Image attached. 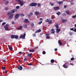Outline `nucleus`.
<instances>
[{
  "instance_id": "obj_39",
  "label": "nucleus",
  "mask_w": 76,
  "mask_h": 76,
  "mask_svg": "<svg viewBox=\"0 0 76 76\" xmlns=\"http://www.w3.org/2000/svg\"><path fill=\"white\" fill-rule=\"evenodd\" d=\"M42 23V21H40L39 22L38 24L39 25H40V24H41V23Z\"/></svg>"
},
{
  "instance_id": "obj_15",
  "label": "nucleus",
  "mask_w": 76,
  "mask_h": 76,
  "mask_svg": "<svg viewBox=\"0 0 76 76\" xmlns=\"http://www.w3.org/2000/svg\"><path fill=\"white\" fill-rule=\"evenodd\" d=\"M54 10H58L59 9V7H54Z\"/></svg>"
},
{
  "instance_id": "obj_14",
  "label": "nucleus",
  "mask_w": 76,
  "mask_h": 76,
  "mask_svg": "<svg viewBox=\"0 0 76 76\" xmlns=\"http://www.w3.org/2000/svg\"><path fill=\"white\" fill-rule=\"evenodd\" d=\"M41 29H39V30L36 31L35 34H36L37 33H38H38L40 32H41Z\"/></svg>"
},
{
  "instance_id": "obj_9",
  "label": "nucleus",
  "mask_w": 76,
  "mask_h": 76,
  "mask_svg": "<svg viewBox=\"0 0 76 76\" xmlns=\"http://www.w3.org/2000/svg\"><path fill=\"white\" fill-rule=\"evenodd\" d=\"M23 27V26H19V27H18V30H21V29H22Z\"/></svg>"
},
{
  "instance_id": "obj_58",
  "label": "nucleus",
  "mask_w": 76,
  "mask_h": 76,
  "mask_svg": "<svg viewBox=\"0 0 76 76\" xmlns=\"http://www.w3.org/2000/svg\"><path fill=\"white\" fill-rule=\"evenodd\" d=\"M49 34L48 33L46 35V36H48V35H49Z\"/></svg>"
},
{
  "instance_id": "obj_4",
  "label": "nucleus",
  "mask_w": 76,
  "mask_h": 76,
  "mask_svg": "<svg viewBox=\"0 0 76 76\" xmlns=\"http://www.w3.org/2000/svg\"><path fill=\"white\" fill-rule=\"evenodd\" d=\"M20 3V5L21 7L24 4V2H23V1H20V2H19Z\"/></svg>"
},
{
  "instance_id": "obj_62",
  "label": "nucleus",
  "mask_w": 76,
  "mask_h": 76,
  "mask_svg": "<svg viewBox=\"0 0 76 76\" xmlns=\"http://www.w3.org/2000/svg\"><path fill=\"white\" fill-rule=\"evenodd\" d=\"M28 66H32V64H28Z\"/></svg>"
},
{
  "instance_id": "obj_30",
  "label": "nucleus",
  "mask_w": 76,
  "mask_h": 76,
  "mask_svg": "<svg viewBox=\"0 0 76 76\" xmlns=\"http://www.w3.org/2000/svg\"><path fill=\"white\" fill-rule=\"evenodd\" d=\"M31 27H33V26H34V24L33 23H32L31 24Z\"/></svg>"
},
{
  "instance_id": "obj_53",
  "label": "nucleus",
  "mask_w": 76,
  "mask_h": 76,
  "mask_svg": "<svg viewBox=\"0 0 76 76\" xmlns=\"http://www.w3.org/2000/svg\"><path fill=\"white\" fill-rule=\"evenodd\" d=\"M33 37H36V35L34 34H33Z\"/></svg>"
},
{
  "instance_id": "obj_5",
  "label": "nucleus",
  "mask_w": 76,
  "mask_h": 76,
  "mask_svg": "<svg viewBox=\"0 0 76 76\" xmlns=\"http://www.w3.org/2000/svg\"><path fill=\"white\" fill-rule=\"evenodd\" d=\"M51 34H54L55 33V30L53 28H52L51 30Z\"/></svg>"
},
{
  "instance_id": "obj_36",
  "label": "nucleus",
  "mask_w": 76,
  "mask_h": 76,
  "mask_svg": "<svg viewBox=\"0 0 76 76\" xmlns=\"http://www.w3.org/2000/svg\"><path fill=\"white\" fill-rule=\"evenodd\" d=\"M69 35H71V36H72V35L73 34V33H72V32H69Z\"/></svg>"
},
{
  "instance_id": "obj_22",
  "label": "nucleus",
  "mask_w": 76,
  "mask_h": 76,
  "mask_svg": "<svg viewBox=\"0 0 76 76\" xmlns=\"http://www.w3.org/2000/svg\"><path fill=\"white\" fill-rule=\"evenodd\" d=\"M15 35H12L11 36V38H12V39H13V38H15Z\"/></svg>"
},
{
  "instance_id": "obj_28",
  "label": "nucleus",
  "mask_w": 76,
  "mask_h": 76,
  "mask_svg": "<svg viewBox=\"0 0 76 76\" xmlns=\"http://www.w3.org/2000/svg\"><path fill=\"white\" fill-rule=\"evenodd\" d=\"M11 12H8L7 15L8 16H10V15H12V14H11Z\"/></svg>"
},
{
  "instance_id": "obj_42",
  "label": "nucleus",
  "mask_w": 76,
  "mask_h": 76,
  "mask_svg": "<svg viewBox=\"0 0 76 76\" xmlns=\"http://www.w3.org/2000/svg\"><path fill=\"white\" fill-rule=\"evenodd\" d=\"M37 6H38V7H39V6H41V4H40V3H39L37 4Z\"/></svg>"
},
{
  "instance_id": "obj_6",
  "label": "nucleus",
  "mask_w": 76,
  "mask_h": 76,
  "mask_svg": "<svg viewBox=\"0 0 76 76\" xmlns=\"http://www.w3.org/2000/svg\"><path fill=\"white\" fill-rule=\"evenodd\" d=\"M35 15H41V13H39V12L36 11L35 12Z\"/></svg>"
},
{
  "instance_id": "obj_38",
  "label": "nucleus",
  "mask_w": 76,
  "mask_h": 76,
  "mask_svg": "<svg viewBox=\"0 0 76 76\" xmlns=\"http://www.w3.org/2000/svg\"><path fill=\"white\" fill-rule=\"evenodd\" d=\"M16 8L17 9H19L20 8V6H17L16 7Z\"/></svg>"
},
{
  "instance_id": "obj_1",
  "label": "nucleus",
  "mask_w": 76,
  "mask_h": 76,
  "mask_svg": "<svg viewBox=\"0 0 76 76\" xmlns=\"http://www.w3.org/2000/svg\"><path fill=\"white\" fill-rule=\"evenodd\" d=\"M37 5V3H32L31 4H30V6H34V7H35Z\"/></svg>"
},
{
  "instance_id": "obj_55",
  "label": "nucleus",
  "mask_w": 76,
  "mask_h": 76,
  "mask_svg": "<svg viewBox=\"0 0 76 76\" xmlns=\"http://www.w3.org/2000/svg\"><path fill=\"white\" fill-rule=\"evenodd\" d=\"M28 18H30V17H31V15H30V14H28Z\"/></svg>"
},
{
  "instance_id": "obj_25",
  "label": "nucleus",
  "mask_w": 76,
  "mask_h": 76,
  "mask_svg": "<svg viewBox=\"0 0 76 76\" xmlns=\"http://www.w3.org/2000/svg\"><path fill=\"white\" fill-rule=\"evenodd\" d=\"M27 56H28V57H31V56L32 55H31V54L28 53L27 54Z\"/></svg>"
},
{
  "instance_id": "obj_13",
  "label": "nucleus",
  "mask_w": 76,
  "mask_h": 76,
  "mask_svg": "<svg viewBox=\"0 0 76 76\" xmlns=\"http://www.w3.org/2000/svg\"><path fill=\"white\" fill-rule=\"evenodd\" d=\"M28 51L30 53H33V52H34L35 50H34L30 49L28 50Z\"/></svg>"
},
{
  "instance_id": "obj_23",
  "label": "nucleus",
  "mask_w": 76,
  "mask_h": 76,
  "mask_svg": "<svg viewBox=\"0 0 76 76\" xmlns=\"http://www.w3.org/2000/svg\"><path fill=\"white\" fill-rule=\"evenodd\" d=\"M23 26L25 28H28V25H27L26 24L24 25Z\"/></svg>"
},
{
  "instance_id": "obj_21",
  "label": "nucleus",
  "mask_w": 76,
  "mask_h": 76,
  "mask_svg": "<svg viewBox=\"0 0 76 76\" xmlns=\"http://www.w3.org/2000/svg\"><path fill=\"white\" fill-rule=\"evenodd\" d=\"M55 27L56 28V29H58V28L59 26H58V24H56Z\"/></svg>"
},
{
  "instance_id": "obj_56",
  "label": "nucleus",
  "mask_w": 76,
  "mask_h": 76,
  "mask_svg": "<svg viewBox=\"0 0 76 76\" xmlns=\"http://www.w3.org/2000/svg\"><path fill=\"white\" fill-rule=\"evenodd\" d=\"M70 65H72V66H74V64L73 63H71L70 64Z\"/></svg>"
},
{
  "instance_id": "obj_10",
  "label": "nucleus",
  "mask_w": 76,
  "mask_h": 76,
  "mask_svg": "<svg viewBox=\"0 0 76 76\" xmlns=\"http://www.w3.org/2000/svg\"><path fill=\"white\" fill-rule=\"evenodd\" d=\"M24 22L25 23H29V21L28 20L26 19L25 20Z\"/></svg>"
},
{
  "instance_id": "obj_52",
  "label": "nucleus",
  "mask_w": 76,
  "mask_h": 76,
  "mask_svg": "<svg viewBox=\"0 0 76 76\" xmlns=\"http://www.w3.org/2000/svg\"><path fill=\"white\" fill-rule=\"evenodd\" d=\"M61 3H62V2H61V1H59V2H58V4H61Z\"/></svg>"
},
{
  "instance_id": "obj_50",
  "label": "nucleus",
  "mask_w": 76,
  "mask_h": 76,
  "mask_svg": "<svg viewBox=\"0 0 76 76\" xmlns=\"http://www.w3.org/2000/svg\"><path fill=\"white\" fill-rule=\"evenodd\" d=\"M22 53H22L21 52H20L19 53H18V54H22Z\"/></svg>"
},
{
  "instance_id": "obj_16",
  "label": "nucleus",
  "mask_w": 76,
  "mask_h": 76,
  "mask_svg": "<svg viewBox=\"0 0 76 76\" xmlns=\"http://www.w3.org/2000/svg\"><path fill=\"white\" fill-rule=\"evenodd\" d=\"M50 62L52 63H55V60L54 59H51L50 60Z\"/></svg>"
},
{
  "instance_id": "obj_24",
  "label": "nucleus",
  "mask_w": 76,
  "mask_h": 76,
  "mask_svg": "<svg viewBox=\"0 0 76 76\" xmlns=\"http://www.w3.org/2000/svg\"><path fill=\"white\" fill-rule=\"evenodd\" d=\"M53 22V21H52V20H49V21H48V23H49V24H51V23H52Z\"/></svg>"
},
{
  "instance_id": "obj_64",
  "label": "nucleus",
  "mask_w": 76,
  "mask_h": 76,
  "mask_svg": "<svg viewBox=\"0 0 76 76\" xmlns=\"http://www.w3.org/2000/svg\"><path fill=\"white\" fill-rule=\"evenodd\" d=\"M3 22V20H0V22Z\"/></svg>"
},
{
  "instance_id": "obj_35",
  "label": "nucleus",
  "mask_w": 76,
  "mask_h": 76,
  "mask_svg": "<svg viewBox=\"0 0 76 76\" xmlns=\"http://www.w3.org/2000/svg\"><path fill=\"white\" fill-rule=\"evenodd\" d=\"M50 5H51V6H53L54 5V4L52 2H50Z\"/></svg>"
},
{
  "instance_id": "obj_32",
  "label": "nucleus",
  "mask_w": 76,
  "mask_h": 76,
  "mask_svg": "<svg viewBox=\"0 0 76 76\" xmlns=\"http://www.w3.org/2000/svg\"><path fill=\"white\" fill-rule=\"evenodd\" d=\"M56 14L59 16L60 15V12H57Z\"/></svg>"
},
{
  "instance_id": "obj_3",
  "label": "nucleus",
  "mask_w": 76,
  "mask_h": 76,
  "mask_svg": "<svg viewBox=\"0 0 76 76\" xmlns=\"http://www.w3.org/2000/svg\"><path fill=\"white\" fill-rule=\"evenodd\" d=\"M19 14H16L14 18V20H16V19H18V18H19Z\"/></svg>"
},
{
  "instance_id": "obj_45",
  "label": "nucleus",
  "mask_w": 76,
  "mask_h": 76,
  "mask_svg": "<svg viewBox=\"0 0 76 76\" xmlns=\"http://www.w3.org/2000/svg\"><path fill=\"white\" fill-rule=\"evenodd\" d=\"M2 25L3 26L4 25H6V22H4V23H2Z\"/></svg>"
},
{
  "instance_id": "obj_54",
  "label": "nucleus",
  "mask_w": 76,
  "mask_h": 76,
  "mask_svg": "<svg viewBox=\"0 0 76 76\" xmlns=\"http://www.w3.org/2000/svg\"><path fill=\"white\" fill-rule=\"evenodd\" d=\"M27 60V58H25L24 59V61H26Z\"/></svg>"
},
{
  "instance_id": "obj_49",
  "label": "nucleus",
  "mask_w": 76,
  "mask_h": 76,
  "mask_svg": "<svg viewBox=\"0 0 76 76\" xmlns=\"http://www.w3.org/2000/svg\"><path fill=\"white\" fill-rule=\"evenodd\" d=\"M47 39H49L50 38V37L49 36H47L46 37Z\"/></svg>"
},
{
  "instance_id": "obj_37",
  "label": "nucleus",
  "mask_w": 76,
  "mask_h": 76,
  "mask_svg": "<svg viewBox=\"0 0 76 76\" xmlns=\"http://www.w3.org/2000/svg\"><path fill=\"white\" fill-rule=\"evenodd\" d=\"M20 15L21 16H25V15L23 13L20 14Z\"/></svg>"
},
{
  "instance_id": "obj_2",
  "label": "nucleus",
  "mask_w": 76,
  "mask_h": 76,
  "mask_svg": "<svg viewBox=\"0 0 76 76\" xmlns=\"http://www.w3.org/2000/svg\"><path fill=\"white\" fill-rule=\"evenodd\" d=\"M25 36H26V34L24 33L23 35H21L20 37V38H22L23 39H25Z\"/></svg>"
},
{
  "instance_id": "obj_44",
  "label": "nucleus",
  "mask_w": 76,
  "mask_h": 76,
  "mask_svg": "<svg viewBox=\"0 0 76 76\" xmlns=\"http://www.w3.org/2000/svg\"><path fill=\"white\" fill-rule=\"evenodd\" d=\"M42 54H46V52H45V51H43L42 52Z\"/></svg>"
},
{
  "instance_id": "obj_26",
  "label": "nucleus",
  "mask_w": 76,
  "mask_h": 76,
  "mask_svg": "<svg viewBox=\"0 0 76 76\" xmlns=\"http://www.w3.org/2000/svg\"><path fill=\"white\" fill-rule=\"evenodd\" d=\"M15 10H12L11 11V13H15Z\"/></svg>"
},
{
  "instance_id": "obj_34",
  "label": "nucleus",
  "mask_w": 76,
  "mask_h": 76,
  "mask_svg": "<svg viewBox=\"0 0 76 76\" xmlns=\"http://www.w3.org/2000/svg\"><path fill=\"white\" fill-rule=\"evenodd\" d=\"M62 16H64V17H65L66 16V14L65 13H64L63 14H62Z\"/></svg>"
},
{
  "instance_id": "obj_46",
  "label": "nucleus",
  "mask_w": 76,
  "mask_h": 76,
  "mask_svg": "<svg viewBox=\"0 0 76 76\" xmlns=\"http://www.w3.org/2000/svg\"><path fill=\"white\" fill-rule=\"evenodd\" d=\"M76 17V15H75L72 16V18H75Z\"/></svg>"
},
{
  "instance_id": "obj_11",
  "label": "nucleus",
  "mask_w": 76,
  "mask_h": 76,
  "mask_svg": "<svg viewBox=\"0 0 76 76\" xmlns=\"http://www.w3.org/2000/svg\"><path fill=\"white\" fill-rule=\"evenodd\" d=\"M63 67H64V68L66 69V68H67V67H68V66L66 65H65V64H64L63 65Z\"/></svg>"
},
{
  "instance_id": "obj_48",
  "label": "nucleus",
  "mask_w": 76,
  "mask_h": 76,
  "mask_svg": "<svg viewBox=\"0 0 76 76\" xmlns=\"http://www.w3.org/2000/svg\"><path fill=\"white\" fill-rule=\"evenodd\" d=\"M17 2H20V0H15Z\"/></svg>"
},
{
  "instance_id": "obj_51",
  "label": "nucleus",
  "mask_w": 76,
  "mask_h": 76,
  "mask_svg": "<svg viewBox=\"0 0 76 76\" xmlns=\"http://www.w3.org/2000/svg\"><path fill=\"white\" fill-rule=\"evenodd\" d=\"M70 30L71 31H73V30H74V28H71L70 29Z\"/></svg>"
},
{
  "instance_id": "obj_61",
  "label": "nucleus",
  "mask_w": 76,
  "mask_h": 76,
  "mask_svg": "<svg viewBox=\"0 0 76 76\" xmlns=\"http://www.w3.org/2000/svg\"><path fill=\"white\" fill-rule=\"evenodd\" d=\"M3 62H6V59H4L3 60Z\"/></svg>"
},
{
  "instance_id": "obj_60",
  "label": "nucleus",
  "mask_w": 76,
  "mask_h": 76,
  "mask_svg": "<svg viewBox=\"0 0 76 76\" xmlns=\"http://www.w3.org/2000/svg\"><path fill=\"white\" fill-rule=\"evenodd\" d=\"M43 19L42 18H39V20H42Z\"/></svg>"
},
{
  "instance_id": "obj_63",
  "label": "nucleus",
  "mask_w": 76,
  "mask_h": 76,
  "mask_svg": "<svg viewBox=\"0 0 76 76\" xmlns=\"http://www.w3.org/2000/svg\"><path fill=\"white\" fill-rule=\"evenodd\" d=\"M73 31L76 32V28H75L74 30Z\"/></svg>"
},
{
  "instance_id": "obj_17",
  "label": "nucleus",
  "mask_w": 76,
  "mask_h": 76,
  "mask_svg": "<svg viewBox=\"0 0 76 76\" xmlns=\"http://www.w3.org/2000/svg\"><path fill=\"white\" fill-rule=\"evenodd\" d=\"M65 13L67 14V15H69L70 13V11H69V10H66L65 11Z\"/></svg>"
},
{
  "instance_id": "obj_43",
  "label": "nucleus",
  "mask_w": 76,
  "mask_h": 76,
  "mask_svg": "<svg viewBox=\"0 0 76 76\" xmlns=\"http://www.w3.org/2000/svg\"><path fill=\"white\" fill-rule=\"evenodd\" d=\"M5 10H8L9 9V7H6L5 8Z\"/></svg>"
},
{
  "instance_id": "obj_29",
  "label": "nucleus",
  "mask_w": 76,
  "mask_h": 76,
  "mask_svg": "<svg viewBox=\"0 0 76 76\" xmlns=\"http://www.w3.org/2000/svg\"><path fill=\"white\" fill-rule=\"evenodd\" d=\"M9 27V25L6 24L5 26H4V28H7Z\"/></svg>"
},
{
  "instance_id": "obj_57",
  "label": "nucleus",
  "mask_w": 76,
  "mask_h": 76,
  "mask_svg": "<svg viewBox=\"0 0 76 76\" xmlns=\"http://www.w3.org/2000/svg\"><path fill=\"white\" fill-rule=\"evenodd\" d=\"M54 50H55V51H57V49L55 48L54 49Z\"/></svg>"
},
{
  "instance_id": "obj_20",
  "label": "nucleus",
  "mask_w": 76,
  "mask_h": 76,
  "mask_svg": "<svg viewBox=\"0 0 76 76\" xmlns=\"http://www.w3.org/2000/svg\"><path fill=\"white\" fill-rule=\"evenodd\" d=\"M60 31V29H56V32L58 34L59 33V32Z\"/></svg>"
},
{
  "instance_id": "obj_33",
  "label": "nucleus",
  "mask_w": 76,
  "mask_h": 76,
  "mask_svg": "<svg viewBox=\"0 0 76 76\" xmlns=\"http://www.w3.org/2000/svg\"><path fill=\"white\" fill-rule=\"evenodd\" d=\"M8 3H9V1H6L5 2V5H7V4H8Z\"/></svg>"
},
{
  "instance_id": "obj_31",
  "label": "nucleus",
  "mask_w": 76,
  "mask_h": 76,
  "mask_svg": "<svg viewBox=\"0 0 76 76\" xmlns=\"http://www.w3.org/2000/svg\"><path fill=\"white\" fill-rule=\"evenodd\" d=\"M5 28V30L6 31H9V28L8 27H4Z\"/></svg>"
},
{
  "instance_id": "obj_59",
  "label": "nucleus",
  "mask_w": 76,
  "mask_h": 76,
  "mask_svg": "<svg viewBox=\"0 0 76 76\" xmlns=\"http://www.w3.org/2000/svg\"><path fill=\"white\" fill-rule=\"evenodd\" d=\"M30 15L32 16L33 15V13L32 12H31L30 13Z\"/></svg>"
},
{
  "instance_id": "obj_18",
  "label": "nucleus",
  "mask_w": 76,
  "mask_h": 76,
  "mask_svg": "<svg viewBox=\"0 0 76 76\" xmlns=\"http://www.w3.org/2000/svg\"><path fill=\"white\" fill-rule=\"evenodd\" d=\"M8 48H9V49L10 51H12V50H13V48H12V47H10V46H8Z\"/></svg>"
},
{
  "instance_id": "obj_12",
  "label": "nucleus",
  "mask_w": 76,
  "mask_h": 76,
  "mask_svg": "<svg viewBox=\"0 0 76 76\" xmlns=\"http://www.w3.org/2000/svg\"><path fill=\"white\" fill-rule=\"evenodd\" d=\"M62 21L63 23H65V22H66L67 21V20L65 19V20H62Z\"/></svg>"
},
{
  "instance_id": "obj_40",
  "label": "nucleus",
  "mask_w": 76,
  "mask_h": 76,
  "mask_svg": "<svg viewBox=\"0 0 76 76\" xmlns=\"http://www.w3.org/2000/svg\"><path fill=\"white\" fill-rule=\"evenodd\" d=\"M49 21V19H47L46 20H45V22H48Z\"/></svg>"
},
{
  "instance_id": "obj_8",
  "label": "nucleus",
  "mask_w": 76,
  "mask_h": 76,
  "mask_svg": "<svg viewBox=\"0 0 76 76\" xmlns=\"http://www.w3.org/2000/svg\"><path fill=\"white\" fill-rule=\"evenodd\" d=\"M18 69H19V70H22L23 67L22 66H18Z\"/></svg>"
},
{
  "instance_id": "obj_7",
  "label": "nucleus",
  "mask_w": 76,
  "mask_h": 76,
  "mask_svg": "<svg viewBox=\"0 0 76 76\" xmlns=\"http://www.w3.org/2000/svg\"><path fill=\"white\" fill-rule=\"evenodd\" d=\"M13 16H14V14H11V15L9 17V19H12L13 18Z\"/></svg>"
},
{
  "instance_id": "obj_41",
  "label": "nucleus",
  "mask_w": 76,
  "mask_h": 76,
  "mask_svg": "<svg viewBox=\"0 0 76 76\" xmlns=\"http://www.w3.org/2000/svg\"><path fill=\"white\" fill-rule=\"evenodd\" d=\"M1 69L2 70H5V69H6V68H5V67H2Z\"/></svg>"
},
{
  "instance_id": "obj_19",
  "label": "nucleus",
  "mask_w": 76,
  "mask_h": 76,
  "mask_svg": "<svg viewBox=\"0 0 76 76\" xmlns=\"http://www.w3.org/2000/svg\"><path fill=\"white\" fill-rule=\"evenodd\" d=\"M58 43L60 45H62V43H61V41L60 40H58Z\"/></svg>"
},
{
  "instance_id": "obj_27",
  "label": "nucleus",
  "mask_w": 76,
  "mask_h": 76,
  "mask_svg": "<svg viewBox=\"0 0 76 76\" xmlns=\"http://www.w3.org/2000/svg\"><path fill=\"white\" fill-rule=\"evenodd\" d=\"M18 38H19V37H18V35L15 36V39H18Z\"/></svg>"
},
{
  "instance_id": "obj_47",
  "label": "nucleus",
  "mask_w": 76,
  "mask_h": 76,
  "mask_svg": "<svg viewBox=\"0 0 76 76\" xmlns=\"http://www.w3.org/2000/svg\"><path fill=\"white\" fill-rule=\"evenodd\" d=\"M74 60H75V58H72L71 59V61Z\"/></svg>"
}]
</instances>
